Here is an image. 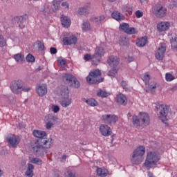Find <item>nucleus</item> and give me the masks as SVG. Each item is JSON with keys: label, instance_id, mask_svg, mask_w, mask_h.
<instances>
[{"label": "nucleus", "instance_id": "63", "mask_svg": "<svg viewBox=\"0 0 177 177\" xmlns=\"http://www.w3.org/2000/svg\"><path fill=\"white\" fill-rule=\"evenodd\" d=\"M62 160H66L67 159V155L64 154L62 157Z\"/></svg>", "mask_w": 177, "mask_h": 177}, {"label": "nucleus", "instance_id": "48", "mask_svg": "<svg viewBox=\"0 0 177 177\" xmlns=\"http://www.w3.org/2000/svg\"><path fill=\"white\" fill-rule=\"evenodd\" d=\"M6 39L3 38L2 35H0V46L1 48H3V46H6Z\"/></svg>", "mask_w": 177, "mask_h": 177}, {"label": "nucleus", "instance_id": "54", "mask_svg": "<svg viewBox=\"0 0 177 177\" xmlns=\"http://www.w3.org/2000/svg\"><path fill=\"white\" fill-rule=\"evenodd\" d=\"M62 6L66 10H68V8H70V5L68 4V3H67V1L62 2Z\"/></svg>", "mask_w": 177, "mask_h": 177}, {"label": "nucleus", "instance_id": "45", "mask_svg": "<svg viewBox=\"0 0 177 177\" xmlns=\"http://www.w3.org/2000/svg\"><path fill=\"white\" fill-rule=\"evenodd\" d=\"M36 44L37 45L39 50H44V49H45V44H44L41 41H37Z\"/></svg>", "mask_w": 177, "mask_h": 177}, {"label": "nucleus", "instance_id": "3", "mask_svg": "<svg viewBox=\"0 0 177 177\" xmlns=\"http://www.w3.org/2000/svg\"><path fill=\"white\" fill-rule=\"evenodd\" d=\"M146 153V148L143 146H139L133 151L131 157V162L133 165H139L143 162V156Z\"/></svg>", "mask_w": 177, "mask_h": 177}, {"label": "nucleus", "instance_id": "8", "mask_svg": "<svg viewBox=\"0 0 177 177\" xmlns=\"http://www.w3.org/2000/svg\"><path fill=\"white\" fill-rule=\"evenodd\" d=\"M167 8L162 4H157L153 8V13L156 17L162 19L167 16Z\"/></svg>", "mask_w": 177, "mask_h": 177}, {"label": "nucleus", "instance_id": "35", "mask_svg": "<svg viewBox=\"0 0 177 177\" xmlns=\"http://www.w3.org/2000/svg\"><path fill=\"white\" fill-rule=\"evenodd\" d=\"M141 78L146 85L150 82V75L148 73L142 74Z\"/></svg>", "mask_w": 177, "mask_h": 177}, {"label": "nucleus", "instance_id": "21", "mask_svg": "<svg viewBox=\"0 0 177 177\" xmlns=\"http://www.w3.org/2000/svg\"><path fill=\"white\" fill-rule=\"evenodd\" d=\"M140 118L142 122H143L144 125H149V124H150V116H149V114L147 113L140 112Z\"/></svg>", "mask_w": 177, "mask_h": 177}, {"label": "nucleus", "instance_id": "22", "mask_svg": "<svg viewBox=\"0 0 177 177\" xmlns=\"http://www.w3.org/2000/svg\"><path fill=\"white\" fill-rule=\"evenodd\" d=\"M77 13L80 16H87V15H89V4L86 6L80 8L77 10Z\"/></svg>", "mask_w": 177, "mask_h": 177}, {"label": "nucleus", "instance_id": "26", "mask_svg": "<svg viewBox=\"0 0 177 177\" xmlns=\"http://www.w3.org/2000/svg\"><path fill=\"white\" fill-rule=\"evenodd\" d=\"M25 175L27 177H33L34 176V165H32L30 163L28 164V167L25 172Z\"/></svg>", "mask_w": 177, "mask_h": 177}, {"label": "nucleus", "instance_id": "46", "mask_svg": "<svg viewBox=\"0 0 177 177\" xmlns=\"http://www.w3.org/2000/svg\"><path fill=\"white\" fill-rule=\"evenodd\" d=\"M165 79L166 81L170 82V81H174V80H175V77L170 73H166Z\"/></svg>", "mask_w": 177, "mask_h": 177}, {"label": "nucleus", "instance_id": "62", "mask_svg": "<svg viewBox=\"0 0 177 177\" xmlns=\"http://www.w3.org/2000/svg\"><path fill=\"white\" fill-rule=\"evenodd\" d=\"M26 160H22L21 162V165H22V167H24V165H26Z\"/></svg>", "mask_w": 177, "mask_h": 177}, {"label": "nucleus", "instance_id": "4", "mask_svg": "<svg viewBox=\"0 0 177 177\" xmlns=\"http://www.w3.org/2000/svg\"><path fill=\"white\" fill-rule=\"evenodd\" d=\"M59 94L61 97L59 102L62 107L67 109V107L71 106L73 99H71L70 95H68V88L66 86H63L61 88Z\"/></svg>", "mask_w": 177, "mask_h": 177}, {"label": "nucleus", "instance_id": "43", "mask_svg": "<svg viewBox=\"0 0 177 177\" xmlns=\"http://www.w3.org/2000/svg\"><path fill=\"white\" fill-rule=\"evenodd\" d=\"M26 61L28 63H34L35 62V57L32 55L29 54L26 56Z\"/></svg>", "mask_w": 177, "mask_h": 177}, {"label": "nucleus", "instance_id": "50", "mask_svg": "<svg viewBox=\"0 0 177 177\" xmlns=\"http://www.w3.org/2000/svg\"><path fill=\"white\" fill-rule=\"evenodd\" d=\"M93 23H94L95 24H100L102 22H100V17H93L91 19Z\"/></svg>", "mask_w": 177, "mask_h": 177}, {"label": "nucleus", "instance_id": "10", "mask_svg": "<svg viewBox=\"0 0 177 177\" xmlns=\"http://www.w3.org/2000/svg\"><path fill=\"white\" fill-rule=\"evenodd\" d=\"M64 81H66L73 88H80V82L73 75L65 74L63 76Z\"/></svg>", "mask_w": 177, "mask_h": 177}, {"label": "nucleus", "instance_id": "28", "mask_svg": "<svg viewBox=\"0 0 177 177\" xmlns=\"http://www.w3.org/2000/svg\"><path fill=\"white\" fill-rule=\"evenodd\" d=\"M61 23L64 27L68 28L70 27V25L71 24V21H70V19L68 17L62 15L61 16Z\"/></svg>", "mask_w": 177, "mask_h": 177}, {"label": "nucleus", "instance_id": "23", "mask_svg": "<svg viewBox=\"0 0 177 177\" xmlns=\"http://www.w3.org/2000/svg\"><path fill=\"white\" fill-rule=\"evenodd\" d=\"M97 175L100 177H106L109 175V170L104 167H97Z\"/></svg>", "mask_w": 177, "mask_h": 177}, {"label": "nucleus", "instance_id": "41", "mask_svg": "<svg viewBox=\"0 0 177 177\" xmlns=\"http://www.w3.org/2000/svg\"><path fill=\"white\" fill-rule=\"evenodd\" d=\"M133 124L134 127H140V120L136 115H133Z\"/></svg>", "mask_w": 177, "mask_h": 177}, {"label": "nucleus", "instance_id": "13", "mask_svg": "<svg viewBox=\"0 0 177 177\" xmlns=\"http://www.w3.org/2000/svg\"><path fill=\"white\" fill-rule=\"evenodd\" d=\"M166 50L167 47L165 46V44H160L155 55L156 59L158 60H162Z\"/></svg>", "mask_w": 177, "mask_h": 177}, {"label": "nucleus", "instance_id": "49", "mask_svg": "<svg viewBox=\"0 0 177 177\" xmlns=\"http://www.w3.org/2000/svg\"><path fill=\"white\" fill-rule=\"evenodd\" d=\"M126 34H129V35H132V34H136V30L135 29V28H128Z\"/></svg>", "mask_w": 177, "mask_h": 177}, {"label": "nucleus", "instance_id": "30", "mask_svg": "<svg viewBox=\"0 0 177 177\" xmlns=\"http://www.w3.org/2000/svg\"><path fill=\"white\" fill-rule=\"evenodd\" d=\"M82 30L83 31H91V30H92V27L91 26L89 21H83L82 24Z\"/></svg>", "mask_w": 177, "mask_h": 177}, {"label": "nucleus", "instance_id": "36", "mask_svg": "<svg viewBox=\"0 0 177 177\" xmlns=\"http://www.w3.org/2000/svg\"><path fill=\"white\" fill-rule=\"evenodd\" d=\"M110 93H107V91H104L102 89H100L97 92V96L99 97H107Z\"/></svg>", "mask_w": 177, "mask_h": 177}, {"label": "nucleus", "instance_id": "2", "mask_svg": "<svg viewBox=\"0 0 177 177\" xmlns=\"http://www.w3.org/2000/svg\"><path fill=\"white\" fill-rule=\"evenodd\" d=\"M10 88L15 95H20L22 92H30L31 91V87L25 86L24 82L20 80L12 82Z\"/></svg>", "mask_w": 177, "mask_h": 177}, {"label": "nucleus", "instance_id": "12", "mask_svg": "<svg viewBox=\"0 0 177 177\" xmlns=\"http://www.w3.org/2000/svg\"><path fill=\"white\" fill-rule=\"evenodd\" d=\"M62 42L64 45H75L78 42V38L73 34H69L63 38Z\"/></svg>", "mask_w": 177, "mask_h": 177}, {"label": "nucleus", "instance_id": "61", "mask_svg": "<svg viewBox=\"0 0 177 177\" xmlns=\"http://www.w3.org/2000/svg\"><path fill=\"white\" fill-rule=\"evenodd\" d=\"M148 177H154V175H153V173H151V171L148 172Z\"/></svg>", "mask_w": 177, "mask_h": 177}, {"label": "nucleus", "instance_id": "6", "mask_svg": "<svg viewBox=\"0 0 177 177\" xmlns=\"http://www.w3.org/2000/svg\"><path fill=\"white\" fill-rule=\"evenodd\" d=\"M106 50L103 47L97 46L95 49V53L93 55V64L97 66L102 62V57L104 56Z\"/></svg>", "mask_w": 177, "mask_h": 177}, {"label": "nucleus", "instance_id": "60", "mask_svg": "<svg viewBox=\"0 0 177 177\" xmlns=\"http://www.w3.org/2000/svg\"><path fill=\"white\" fill-rule=\"evenodd\" d=\"M133 60H135V58H133V57H129L128 62L129 63H131V62H133Z\"/></svg>", "mask_w": 177, "mask_h": 177}, {"label": "nucleus", "instance_id": "38", "mask_svg": "<svg viewBox=\"0 0 177 177\" xmlns=\"http://www.w3.org/2000/svg\"><path fill=\"white\" fill-rule=\"evenodd\" d=\"M120 85L122 86V88L126 91L127 92L131 91V86H129V85H128V83L126 81H122L120 83Z\"/></svg>", "mask_w": 177, "mask_h": 177}, {"label": "nucleus", "instance_id": "39", "mask_svg": "<svg viewBox=\"0 0 177 177\" xmlns=\"http://www.w3.org/2000/svg\"><path fill=\"white\" fill-rule=\"evenodd\" d=\"M122 10L123 12V13H131L132 12V6H131L130 5H126L124 6L122 8Z\"/></svg>", "mask_w": 177, "mask_h": 177}, {"label": "nucleus", "instance_id": "9", "mask_svg": "<svg viewBox=\"0 0 177 177\" xmlns=\"http://www.w3.org/2000/svg\"><path fill=\"white\" fill-rule=\"evenodd\" d=\"M59 121V118L56 115L48 114L45 116L44 122H46V129H50L55 124L57 123Z\"/></svg>", "mask_w": 177, "mask_h": 177}, {"label": "nucleus", "instance_id": "24", "mask_svg": "<svg viewBox=\"0 0 177 177\" xmlns=\"http://www.w3.org/2000/svg\"><path fill=\"white\" fill-rule=\"evenodd\" d=\"M42 147L44 149H49L50 146H52V143H53V140L51 138H44L41 140Z\"/></svg>", "mask_w": 177, "mask_h": 177}, {"label": "nucleus", "instance_id": "19", "mask_svg": "<svg viewBox=\"0 0 177 177\" xmlns=\"http://www.w3.org/2000/svg\"><path fill=\"white\" fill-rule=\"evenodd\" d=\"M116 102L118 103V104H123L125 106V104L128 103V100L127 99L125 95L120 93L116 96Z\"/></svg>", "mask_w": 177, "mask_h": 177}, {"label": "nucleus", "instance_id": "32", "mask_svg": "<svg viewBox=\"0 0 177 177\" xmlns=\"http://www.w3.org/2000/svg\"><path fill=\"white\" fill-rule=\"evenodd\" d=\"M14 59L17 63L22 64V63L24 62V55H23L21 53H18L14 55Z\"/></svg>", "mask_w": 177, "mask_h": 177}, {"label": "nucleus", "instance_id": "14", "mask_svg": "<svg viewBox=\"0 0 177 177\" xmlns=\"http://www.w3.org/2000/svg\"><path fill=\"white\" fill-rule=\"evenodd\" d=\"M102 120L106 124H115L118 121V117L115 115H104Z\"/></svg>", "mask_w": 177, "mask_h": 177}, {"label": "nucleus", "instance_id": "55", "mask_svg": "<svg viewBox=\"0 0 177 177\" xmlns=\"http://www.w3.org/2000/svg\"><path fill=\"white\" fill-rule=\"evenodd\" d=\"M1 102H3V103H6L7 104H9V103H10V102L9 101V97L8 96H4L1 99Z\"/></svg>", "mask_w": 177, "mask_h": 177}, {"label": "nucleus", "instance_id": "15", "mask_svg": "<svg viewBox=\"0 0 177 177\" xmlns=\"http://www.w3.org/2000/svg\"><path fill=\"white\" fill-rule=\"evenodd\" d=\"M171 27V24L168 21H161L157 24V30L159 32H164V31H167Z\"/></svg>", "mask_w": 177, "mask_h": 177}, {"label": "nucleus", "instance_id": "44", "mask_svg": "<svg viewBox=\"0 0 177 177\" xmlns=\"http://www.w3.org/2000/svg\"><path fill=\"white\" fill-rule=\"evenodd\" d=\"M116 74H117V69L115 68L111 69L108 73V75L109 77H111L112 78H114Z\"/></svg>", "mask_w": 177, "mask_h": 177}, {"label": "nucleus", "instance_id": "58", "mask_svg": "<svg viewBox=\"0 0 177 177\" xmlns=\"http://www.w3.org/2000/svg\"><path fill=\"white\" fill-rule=\"evenodd\" d=\"M99 17L100 21L102 23V21H104V19H106V17H107V16L106 15H102Z\"/></svg>", "mask_w": 177, "mask_h": 177}, {"label": "nucleus", "instance_id": "27", "mask_svg": "<svg viewBox=\"0 0 177 177\" xmlns=\"http://www.w3.org/2000/svg\"><path fill=\"white\" fill-rule=\"evenodd\" d=\"M33 151L37 156H41L44 153V147L39 144H35L33 147Z\"/></svg>", "mask_w": 177, "mask_h": 177}, {"label": "nucleus", "instance_id": "42", "mask_svg": "<svg viewBox=\"0 0 177 177\" xmlns=\"http://www.w3.org/2000/svg\"><path fill=\"white\" fill-rule=\"evenodd\" d=\"M62 1L63 0H53V3L55 12L59 10V8L60 6V2H62Z\"/></svg>", "mask_w": 177, "mask_h": 177}, {"label": "nucleus", "instance_id": "25", "mask_svg": "<svg viewBox=\"0 0 177 177\" xmlns=\"http://www.w3.org/2000/svg\"><path fill=\"white\" fill-rule=\"evenodd\" d=\"M82 101L84 102V103H86L88 106H91V107H96L97 106L98 103L95 98H83Z\"/></svg>", "mask_w": 177, "mask_h": 177}, {"label": "nucleus", "instance_id": "18", "mask_svg": "<svg viewBox=\"0 0 177 177\" xmlns=\"http://www.w3.org/2000/svg\"><path fill=\"white\" fill-rule=\"evenodd\" d=\"M37 93L39 95V96H45V95L48 93V88H46V85H39L37 88Z\"/></svg>", "mask_w": 177, "mask_h": 177}, {"label": "nucleus", "instance_id": "40", "mask_svg": "<svg viewBox=\"0 0 177 177\" xmlns=\"http://www.w3.org/2000/svg\"><path fill=\"white\" fill-rule=\"evenodd\" d=\"M30 160L32 164H36L37 165H42V160L38 158H32L30 159Z\"/></svg>", "mask_w": 177, "mask_h": 177}, {"label": "nucleus", "instance_id": "33", "mask_svg": "<svg viewBox=\"0 0 177 177\" xmlns=\"http://www.w3.org/2000/svg\"><path fill=\"white\" fill-rule=\"evenodd\" d=\"M171 44V49L174 51L177 50V38L176 36L173 35L171 38H170Z\"/></svg>", "mask_w": 177, "mask_h": 177}, {"label": "nucleus", "instance_id": "56", "mask_svg": "<svg viewBox=\"0 0 177 177\" xmlns=\"http://www.w3.org/2000/svg\"><path fill=\"white\" fill-rule=\"evenodd\" d=\"M50 52L52 55H56V53H57V49H56V48L51 47L50 48Z\"/></svg>", "mask_w": 177, "mask_h": 177}, {"label": "nucleus", "instance_id": "37", "mask_svg": "<svg viewBox=\"0 0 177 177\" xmlns=\"http://www.w3.org/2000/svg\"><path fill=\"white\" fill-rule=\"evenodd\" d=\"M129 27V24L127 23H122L119 26L120 31H123V32H127L128 31V28Z\"/></svg>", "mask_w": 177, "mask_h": 177}, {"label": "nucleus", "instance_id": "5", "mask_svg": "<svg viewBox=\"0 0 177 177\" xmlns=\"http://www.w3.org/2000/svg\"><path fill=\"white\" fill-rule=\"evenodd\" d=\"M100 75H102L100 70H95L89 73L88 75L86 77V81L88 84H99L100 82H103L104 78H97V77H100Z\"/></svg>", "mask_w": 177, "mask_h": 177}, {"label": "nucleus", "instance_id": "59", "mask_svg": "<svg viewBox=\"0 0 177 177\" xmlns=\"http://www.w3.org/2000/svg\"><path fill=\"white\" fill-rule=\"evenodd\" d=\"M171 92H176L177 86H174L172 88H171Z\"/></svg>", "mask_w": 177, "mask_h": 177}, {"label": "nucleus", "instance_id": "53", "mask_svg": "<svg viewBox=\"0 0 177 177\" xmlns=\"http://www.w3.org/2000/svg\"><path fill=\"white\" fill-rule=\"evenodd\" d=\"M51 110L53 113H59L60 111V107L57 105H52Z\"/></svg>", "mask_w": 177, "mask_h": 177}, {"label": "nucleus", "instance_id": "47", "mask_svg": "<svg viewBox=\"0 0 177 177\" xmlns=\"http://www.w3.org/2000/svg\"><path fill=\"white\" fill-rule=\"evenodd\" d=\"M84 60H86V62H88L89 60H91L92 62V64H93V55H91L89 54H86L84 57Z\"/></svg>", "mask_w": 177, "mask_h": 177}, {"label": "nucleus", "instance_id": "29", "mask_svg": "<svg viewBox=\"0 0 177 177\" xmlns=\"http://www.w3.org/2000/svg\"><path fill=\"white\" fill-rule=\"evenodd\" d=\"M32 133L35 138H38L39 139L46 136V132L42 131L35 130Z\"/></svg>", "mask_w": 177, "mask_h": 177}, {"label": "nucleus", "instance_id": "16", "mask_svg": "<svg viewBox=\"0 0 177 177\" xmlns=\"http://www.w3.org/2000/svg\"><path fill=\"white\" fill-rule=\"evenodd\" d=\"M108 64L111 67L115 68L120 64V58L117 56L111 55L108 59Z\"/></svg>", "mask_w": 177, "mask_h": 177}, {"label": "nucleus", "instance_id": "20", "mask_svg": "<svg viewBox=\"0 0 177 177\" xmlns=\"http://www.w3.org/2000/svg\"><path fill=\"white\" fill-rule=\"evenodd\" d=\"M111 17H113L114 20H116V21H122V20L125 19V17L117 10L111 13Z\"/></svg>", "mask_w": 177, "mask_h": 177}, {"label": "nucleus", "instance_id": "52", "mask_svg": "<svg viewBox=\"0 0 177 177\" xmlns=\"http://www.w3.org/2000/svg\"><path fill=\"white\" fill-rule=\"evenodd\" d=\"M156 86H158V84L156 82H153L149 84V88L151 89V91H153Z\"/></svg>", "mask_w": 177, "mask_h": 177}, {"label": "nucleus", "instance_id": "51", "mask_svg": "<svg viewBox=\"0 0 177 177\" xmlns=\"http://www.w3.org/2000/svg\"><path fill=\"white\" fill-rule=\"evenodd\" d=\"M57 62H58L59 66L62 68H64V66H66V60L62 59H59Z\"/></svg>", "mask_w": 177, "mask_h": 177}, {"label": "nucleus", "instance_id": "34", "mask_svg": "<svg viewBox=\"0 0 177 177\" xmlns=\"http://www.w3.org/2000/svg\"><path fill=\"white\" fill-rule=\"evenodd\" d=\"M147 44V37H141L138 39L136 42V45L140 47H143L145 45Z\"/></svg>", "mask_w": 177, "mask_h": 177}, {"label": "nucleus", "instance_id": "64", "mask_svg": "<svg viewBox=\"0 0 177 177\" xmlns=\"http://www.w3.org/2000/svg\"><path fill=\"white\" fill-rule=\"evenodd\" d=\"M141 3H146V0H140Z\"/></svg>", "mask_w": 177, "mask_h": 177}, {"label": "nucleus", "instance_id": "1", "mask_svg": "<svg viewBox=\"0 0 177 177\" xmlns=\"http://www.w3.org/2000/svg\"><path fill=\"white\" fill-rule=\"evenodd\" d=\"M161 160L160 153L157 151H149L147 153V157L144 163L147 169H150L158 165V161Z\"/></svg>", "mask_w": 177, "mask_h": 177}, {"label": "nucleus", "instance_id": "11", "mask_svg": "<svg viewBox=\"0 0 177 177\" xmlns=\"http://www.w3.org/2000/svg\"><path fill=\"white\" fill-rule=\"evenodd\" d=\"M7 142L10 147L16 148L20 143V137L15 135L8 136L7 137Z\"/></svg>", "mask_w": 177, "mask_h": 177}, {"label": "nucleus", "instance_id": "7", "mask_svg": "<svg viewBox=\"0 0 177 177\" xmlns=\"http://www.w3.org/2000/svg\"><path fill=\"white\" fill-rule=\"evenodd\" d=\"M158 112V118L161 120L162 122H167V117H168V106L165 104L157 105L156 106Z\"/></svg>", "mask_w": 177, "mask_h": 177}, {"label": "nucleus", "instance_id": "31", "mask_svg": "<svg viewBox=\"0 0 177 177\" xmlns=\"http://www.w3.org/2000/svg\"><path fill=\"white\" fill-rule=\"evenodd\" d=\"M14 20L18 21L17 23L19 28H24V18H23V17H16L14 18Z\"/></svg>", "mask_w": 177, "mask_h": 177}, {"label": "nucleus", "instance_id": "57", "mask_svg": "<svg viewBox=\"0 0 177 177\" xmlns=\"http://www.w3.org/2000/svg\"><path fill=\"white\" fill-rule=\"evenodd\" d=\"M136 17L140 19V17H142V16H143V12H140V10H138L136 12Z\"/></svg>", "mask_w": 177, "mask_h": 177}, {"label": "nucleus", "instance_id": "17", "mask_svg": "<svg viewBox=\"0 0 177 177\" xmlns=\"http://www.w3.org/2000/svg\"><path fill=\"white\" fill-rule=\"evenodd\" d=\"M100 131L102 136H110L111 135V128L106 124H101L100 126Z\"/></svg>", "mask_w": 177, "mask_h": 177}]
</instances>
